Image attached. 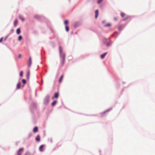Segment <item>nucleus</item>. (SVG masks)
Segmentation results:
<instances>
[{
	"label": "nucleus",
	"instance_id": "obj_42",
	"mask_svg": "<svg viewBox=\"0 0 155 155\" xmlns=\"http://www.w3.org/2000/svg\"><path fill=\"white\" fill-rule=\"evenodd\" d=\"M21 54H19L18 55V58H19L21 57Z\"/></svg>",
	"mask_w": 155,
	"mask_h": 155
},
{
	"label": "nucleus",
	"instance_id": "obj_36",
	"mask_svg": "<svg viewBox=\"0 0 155 155\" xmlns=\"http://www.w3.org/2000/svg\"><path fill=\"white\" fill-rule=\"evenodd\" d=\"M48 141H50L51 143H52V138H49L48 139Z\"/></svg>",
	"mask_w": 155,
	"mask_h": 155
},
{
	"label": "nucleus",
	"instance_id": "obj_5",
	"mask_svg": "<svg viewBox=\"0 0 155 155\" xmlns=\"http://www.w3.org/2000/svg\"><path fill=\"white\" fill-rule=\"evenodd\" d=\"M82 24L81 21H77L74 22L73 25L74 28H76L81 26Z\"/></svg>",
	"mask_w": 155,
	"mask_h": 155
},
{
	"label": "nucleus",
	"instance_id": "obj_39",
	"mask_svg": "<svg viewBox=\"0 0 155 155\" xmlns=\"http://www.w3.org/2000/svg\"><path fill=\"white\" fill-rule=\"evenodd\" d=\"M45 53V51H43L42 49L41 50V55H42L43 54H44Z\"/></svg>",
	"mask_w": 155,
	"mask_h": 155
},
{
	"label": "nucleus",
	"instance_id": "obj_11",
	"mask_svg": "<svg viewBox=\"0 0 155 155\" xmlns=\"http://www.w3.org/2000/svg\"><path fill=\"white\" fill-rule=\"evenodd\" d=\"M31 58L30 56L28 61V67H30L31 65Z\"/></svg>",
	"mask_w": 155,
	"mask_h": 155
},
{
	"label": "nucleus",
	"instance_id": "obj_9",
	"mask_svg": "<svg viewBox=\"0 0 155 155\" xmlns=\"http://www.w3.org/2000/svg\"><path fill=\"white\" fill-rule=\"evenodd\" d=\"M59 94L58 92L55 93L54 96L52 97V99H53L54 98H57L59 96Z\"/></svg>",
	"mask_w": 155,
	"mask_h": 155
},
{
	"label": "nucleus",
	"instance_id": "obj_15",
	"mask_svg": "<svg viewBox=\"0 0 155 155\" xmlns=\"http://www.w3.org/2000/svg\"><path fill=\"white\" fill-rule=\"evenodd\" d=\"M21 83L20 81H19L17 84L16 89H19L21 88Z\"/></svg>",
	"mask_w": 155,
	"mask_h": 155
},
{
	"label": "nucleus",
	"instance_id": "obj_44",
	"mask_svg": "<svg viewBox=\"0 0 155 155\" xmlns=\"http://www.w3.org/2000/svg\"><path fill=\"white\" fill-rule=\"evenodd\" d=\"M8 38V36H6L4 39V41H6Z\"/></svg>",
	"mask_w": 155,
	"mask_h": 155
},
{
	"label": "nucleus",
	"instance_id": "obj_47",
	"mask_svg": "<svg viewBox=\"0 0 155 155\" xmlns=\"http://www.w3.org/2000/svg\"><path fill=\"white\" fill-rule=\"evenodd\" d=\"M36 153V152L35 151H34V153H33L32 155H35V154Z\"/></svg>",
	"mask_w": 155,
	"mask_h": 155
},
{
	"label": "nucleus",
	"instance_id": "obj_21",
	"mask_svg": "<svg viewBox=\"0 0 155 155\" xmlns=\"http://www.w3.org/2000/svg\"><path fill=\"white\" fill-rule=\"evenodd\" d=\"M50 44L51 46L52 47H54L55 46V43L54 42L51 41L50 42Z\"/></svg>",
	"mask_w": 155,
	"mask_h": 155
},
{
	"label": "nucleus",
	"instance_id": "obj_29",
	"mask_svg": "<svg viewBox=\"0 0 155 155\" xmlns=\"http://www.w3.org/2000/svg\"><path fill=\"white\" fill-rule=\"evenodd\" d=\"M19 18L22 21H24V18L23 16L21 15H19Z\"/></svg>",
	"mask_w": 155,
	"mask_h": 155
},
{
	"label": "nucleus",
	"instance_id": "obj_1",
	"mask_svg": "<svg viewBox=\"0 0 155 155\" xmlns=\"http://www.w3.org/2000/svg\"><path fill=\"white\" fill-rule=\"evenodd\" d=\"M37 103L33 102L30 104L29 107L33 121H35L39 117V111L37 107Z\"/></svg>",
	"mask_w": 155,
	"mask_h": 155
},
{
	"label": "nucleus",
	"instance_id": "obj_56",
	"mask_svg": "<svg viewBox=\"0 0 155 155\" xmlns=\"http://www.w3.org/2000/svg\"><path fill=\"white\" fill-rule=\"evenodd\" d=\"M72 33H73V32H72L71 33L72 34Z\"/></svg>",
	"mask_w": 155,
	"mask_h": 155
},
{
	"label": "nucleus",
	"instance_id": "obj_49",
	"mask_svg": "<svg viewBox=\"0 0 155 155\" xmlns=\"http://www.w3.org/2000/svg\"><path fill=\"white\" fill-rule=\"evenodd\" d=\"M41 85L42 84V83H43V80L42 79H41Z\"/></svg>",
	"mask_w": 155,
	"mask_h": 155
},
{
	"label": "nucleus",
	"instance_id": "obj_7",
	"mask_svg": "<svg viewBox=\"0 0 155 155\" xmlns=\"http://www.w3.org/2000/svg\"><path fill=\"white\" fill-rule=\"evenodd\" d=\"M34 17L35 18L39 21H41V19L44 18V17L42 15H35Z\"/></svg>",
	"mask_w": 155,
	"mask_h": 155
},
{
	"label": "nucleus",
	"instance_id": "obj_31",
	"mask_svg": "<svg viewBox=\"0 0 155 155\" xmlns=\"http://www.w3.org/2000/svg\"><path fill=\"white\" fill-rule=\"evenodd\" d=\"M22 38V37L21 35H19L18 38V40L19 41H20Z\"/></svg>",
	"mask_w": 155,
	"mask_h": 155
},
{
	"label": "nucleus",
	"instance_id": "obj_51",
	"mask_svg": "<svg viewBox=\"0 0 155 155\" xmlns=\"http://www.w3.org/2000/svg\"><path fill=\"white\" fill-rule=\"evenodd\" d=\"M96 33H97V34L98 35H99V34H98V32H96Z\"/></svg>",
	"mask_w": 155,
	"mask_h": 155
},
{
	"label": "nucleus",
	"instance_id": "obj_30",
	"mask_svg": "<svg viewBox=\"0 0 155 155\" xmlns=\"http://www.w3.org/2000/svg\"><path fill=\"white\" fill-rule=\"evenodd\" d=\"M111 26V24L110 23H107L105 25H104V26L105 27H110Z\"/></svg>",
	"mask_w": 155,
	"mask_h": 155
},
{
	"label": "nucleus",
	"instance_id": "obj_32",
	"mask_svg": "<svg viewBox=\"0 0 155 155\" xmlns=\"http://www.w3.org/2000/svg\"><path fill=\"white\" fill-rule=\"evenodd\" d=\"M23 71H21L20 72L19 74V75L21 77H22L23 76Z\"/></svg>",
	"mask_w": 155,
	"mask_h": 155
},
{
	"label": "nucleus",
	"instance_id": "obj_38",
	"mask_svg": "<svg viewBox=\"0 0 155 155\" xmlns=\"http://www.w3.org/2000/svg\"><path fill=\"white\" fill-rule=\"evenodd\" d=\"M49 28L50 30L53 33H54V31H53V29H52V28L50 27V26H49Z\"/></svg>",
	"mask_w": 155,
	"mask_h": 155
},
{
	"label": "nucleus",
	"instance_id": "obj_43",
	"mask_svg": "<svg viewBox=\"0 0 155 155\" xmlns=\"http://www.w3.org/2000/svg\"><path fill=\"white\" fill-rule=\"evenodd\" d=\"M114 21H117V18L116 17H114Z\"/></svg>",
	"mask_w": 155,
	"mask_h": 155
},
{
	"label": "nucleus",
	"instance_id": "obj_17",
	"mask_svg": "<svg viewBox=\"0 0 155 155\" xmlns=\"http://www.w3.org/2000/svg\"><path fill=\"white\" fill-rule=\"evenodd\" d=\"M131 16L130 15L127 16L125 18H124L123 19V21H125L129 19L130 18H131Z\"/></svg>",
	"mask_w": 155,
	"mask_h": 155
},
{
	"label": "nucleus",
	"instance_id": "obj_50",
	"mask_svg": "<svg viewBox=\"0 0 155 155\" xmlns=\"http://www.w3.org/2000/svg\"><path fill=\"white\" fill-rule=\"evenodd\" d=\"M11 34H9V33L8 34V35H7L6 36H8V37Z\"/></svg>",
	"mask_w": 155,
	"mask_h": 155
},
{
	"label": "nucleus",
	"instance_id": "obj_25",
	"mask_svg": "<svg viewBox=\"0 0 155 155\" xmlns=\"http://www.w3.org/2000/svg\"><path fill=\"white\" fill-rule=\"evenodd\" d=\"M69 22L68 20H66L64 21V24L65 26L67 25L68 24Z\"/></svg>",
	"mask_w": 155,
	"mask_h": 155
},
{
	"label": "nucleus",
	"instance_id": "obj_3",
	"mask_svg": "<svg viewBox=\"0 0 155 155\" xmlns=\"http://www.w3.org/2000/svg\"><path fill=\"white\" fill-rule=\"evenodd\" d=\"M102 41L104 44L107 47H109L111 46L113 43V41L111 40L110 38H107L104 37Z\"/></svg>",
	"mask_w": 155,
	"mask_h": 155
},
{
	"label": "nucleus",
	"instance_id": "obj_8",
	"mask_svg": "<svg viewBox=\"0 0 155 155\" xmlns=\"http://www.w3.org/2000/svg\"><path fill=\"white\" fill-rule=\"evenodd\" d=\"M127 23H128L127 22L125 24H124V25H120L118 28V30L119 31H122L123 29H124L125 27V26L127 25Z\"/></svg>",
	"mask_w": 155,
	"mask_h": 155
},
{
	"label": "nucleus",
	"instance_id": "obj_19",
	"mask_svg": "<svg viewBox=\"0 0 155 155\" xmlns=\"http://www.w3.org/2000/svg\"><path fill=\"white\" fill-rule=\"evenodd\" d=\"M21 29L20 28H18L16 30V33L17 35H19L21 33Z\"/></svg>",
	"mask_w": 155,
	"mask_h": 155
},
{
	"label": "nucleus",
	"instance_id": "obj_13",
	"mask_svg": "<svg viewBox=\"0 0 155 155\" xmlns=\"http://www.w3.org/2000/svg\"><path fill=\"white\" fill-rule=\"evenodd\" d=\"M99 15V11L98 9H97L95 11V18H97L98 16Z\"/></svg>",
	"mask_w": 155,
	"mask_h": 155
},
{
	"label": "nucleus",
	"instance_id": "obj_4",
	"mask_svg": "<svg viewBox=\"0 0 155 155\" xmlns=\"http://www.w3.org/2000/svg\"><path fill=\"white\" fill-rule=\"evenodd\" d=\"M49 102V96L47 95L44 99L43 104L45 105H47Z\"/></svg>",
	"mask_w": 155,
	"mask_h": 155
},
{
	"label": "nucleus",
	"instance_id": "obj_37",
	"mask_svg": "<svg viewBox=\"0 0 155 155\" xmlns=\"http://www.w3.org/2000/svg\"><path fill=\"white\" fill-rule=\"evenodd\" d=\"M25 155H31V154L28 151L25 153Z\"/></svg>",
	"mask_w": 155,
	"mask_h": 155
},
{
	"label": "nucleus",
	"instance_id": "obj_48",
	"mask_svg": "<svg viewBox=\"0 0 155 155\" xmlns=\"http://www.w3.org/2000/svg\"><path fill=\"white\" fill-rule=\"evenodd\" d=\"M31 99V96H30L29 97V100H30Z\"/></svg>",
	"mask_w": 155,
	"mask_h": 155
},
{
	"label": "nucleus",
	"instance_id": "obj_35",
	"mask_svg": "<svg viewBox=\"0 0 155 155\" xmlns=\"http://www.w3.org/2000/svg\"><path fill=\"white\" fill-rule=\"evenodd\" d=\"M103 0H97V3L98 4H100L102 2Z\"/></svg>",
	"mask_w": 155,
	"mask_h": 155
},
{
	"label": "nucleus",
	"instance_id": "obj_46",
	"mask_svg": "<svg viewBox=\"0 0 155 155\" xmlns=\"http://www.w3.org/2000/svg\"><path fill=\"white\" fill-rule=\"evenodd\" d=\"M105 20H103L102 21V24H104L105 23Z\"/></svg>",
	"mask_w": 155,
	"mask_h": 155
},
{
	"label": "nucleus",
	"instance_id": "obj_34",
	"mask_svg": "<svg viewBox=\"0 0 155 155\" xmlns=\"http://www.w3.org/2000/svg\"><path fill=\"white\" fill-rule=\"evenodd\" d=\"M14 32V30L13 29H11L10 32L9 33V34H11L13 33Z\"/></svg>",
	"mask_w": 155,
	"mask_h": 155
},
{
	"label": "nucleus",
	"instance_id": "obj_12",
	"mask_svg": "<svg viewBox=\"0 0 155 155\" xmlns=\"http://www.w3.org/2000/svg\"><path fill=\"white\" fill-rule=\"evenodd\" d=\"M45 145L44 144H42L39 147V150L41 152H43L44 151V148Z\"/></svg>",
	"mask_w": 155,
	"mask_h": 155
},
{
	"label": "nucleus",
	"instance_id": "obj_16",
	"mask_svg": "<svg viewBox=\"0 0 155 155\" xmlns=\"http://www.w3.org/2000/svg\"><path fill=\"white\" fill-rule=\"evenodd\" d=\"M33 132L34 133L37 132L38 131V128L37 127H35L33 130Z\"/></svg>",
	"mask_w": 155,
	"mask_h": 155
},
{
	"label": "nucleus",
	"instance_id": "obj_45",
	"mask_svg": "<svg viewBox=\"0 0 155 155\" xmlns=\"http://www.w3.org/2000/svg\"><path fill=\"white\" fill-rule=\"evenodd\" d=\"M37 90L36 89V91H35V96L36 97L37 96V93H36Z\"/></svg>",
	"mask_w": 155,
	"mask_h": 155
},
{
	"label": "nucleus",
	"instance_id": "obj_54",
	"mask_svg": "<svg viewBox=\"0 0 155 155\" xmlns=\"http://www.w3.org/2000/svg\"><path fill=\"white\" fill-rule=\"evenodd\" d=\"M62 104H63V102H61Z\"/></svg>",
	"mask_w": 155,
	"mask_h": 155
},
{
	"label": "nucleus",
	"instance_id": "obj_6",
	"mask_svg": "<svg viewBox=\"0 0 155 155\" xmlns=\"http://www.w3.org/2000/svg\"><path fill=\"white\" fill-rule=\"evenodd\" d=\"M112 109V108H110L106 110L105 111H104V112L101 113H100V114L102 117L104 116L105 115V114L107 113H108L109 111H110Z\"/></svg>",
	"mask_w": 155,
	"mask_h": 155
},
{
	"label": "nucleus",
	"instance_id": "obj_24",
	"mask_svg": "<svg viewBox=\"0 0 155 155\" xmlns=\"http://www.w3.org/2000/svg\"><path fill=\"white\" fill-rule=\"evenodd\" d=\"M30 75V71H28L27 72L26 75V78L27 79H29Z\"/></svg>",
	"mask_w": 155,
	"mask_h": 155
},
{
	"label": "nucleus",
	"instance_id": "obj_26",
	"mask_svg": "<svg viewBox=\"0 0 155 155\" xmlns=\"http://www.w3.org/2000/svg\"><path fill=\"white\" fill-rule=\"evenodd\" d=\"M114 37H115V38H117V36L118 35L119 33L118 32L116 31V32H114Z\"/></svg>",
	"mask_w": 155,
	"mask_h": 155
},
{
	"label": "nucleus",
	"instance_id": "obj_27",
	"mask_svg": "<svg viewBox=\"0 0 155 155\" xmlns=\"http://www.w3.org/2000/svg\"><path fill=\"white\" fill-rule=\"evenodd\" d=\"M65 30L67 32H68L69 30V27L68 25L65 26Z\"/></svg>",
	"mask_w": 155,
	"mask_h": 155
},
{
	"label": "nucleus",
	"instance_id": "obj_10",
	"mask_svg": "<svg viewBox=\"0 0 155 155\" xmlns=\"http://www.w3.org/2000/svg\"><path fill=\"white\" fill-rule=\"evenodd\" d=\"M24 150L23 148H20L17 152V155H21V153Z\"/></svg>",
	"mask_w": 155,
	"mask_h": 155
},
{
	"label": "nucleus",
	"instance_id": "obj_53",
	"mask_svg": "<svg viewBox=\"0 0 155 155\" xmlns=\"http://www.w3.org/2000/svg\"><path fill=\"white\" fill-rule=\"evenodd\" d=\"M61 108V107H58V108Z\"/></svg>",
	"mask_w": 155,
	"mask_h": 155
},
{
	"label": "nucleus",
	"instance_id": "obj_57",
	"mask_svg": "<svg viewBox=\"0 0 155 155\" xmlns=\"http://www.w3.org/2000/svg\"><path fill=\"white\" fill-rule=\"evenodd\" d=\"M42 63V62H41V63Z\"/></svg>",
	"mask_w": 155,
	"mask_h": 155
},
{
	"label": "nucleus",
	"instance_id": "obj_40",
	"mask_svg": "<svg viewBox=\"0 0 155 155\" xmlns=\"http://www.w3.org/2000/svg\"><path fill=\"white\" fill-rule=\"evenodd\" d=\"M32 135V134L31 133H29L28 134V137H30Z\"/></svg>",
	"mask_w": 155,
	"mask_h": 155
},
{
	"label": "nucleus",
	"instance_id": "obj_23",
	"mask_svg": "<svg viewBox=\"0 0 155 155\" xmlns=\"http://www.w3.org/2000/svg\"><path fill=\"white\" fill-rule=\"evenodd\" d=\"M63 75H61V77H60L59 79V83H61L62 80V79H63Z\"/></svg>",
	"mask_w": 155,
	"mask_h": 155
},
{
	"label": "nucleus",
	"instance_id": "obj_22",
	"mask_svg": "<svg viewBox=\"0 0 155 155\" xmlns=\"http://www.w3.org/2000/svg\"><path fill=\"white\" fill-rule=\"evenodd\" d=\"M18 23V21L16 19L15 20L14 23V25L15 27H16Z\"/></svg>",
	"mask_w": 155,
	"mask_h": 155
},
{
	"label": "nucleus",
	"instance_id": "obj_14",
	"mask_svg": "<svg viewBox=\"0 0 155 155\" xmlns=\"http://www.w3.org/2000/svg\"><path fill=\"white\" fill-rule=\"evenodd\" d=\"M107 54V52H105L101 55V58L102 59H104L106 55Z\"/></svg>",
	"mask_w": 155,
	"mask_h": 155
},
{
	"label": "nucleus",
	"instance_id": "obj_28",
	"mask_svg": "<svg viewBox=\"0 0 155 155\" xmlns=\"http://www.w3.org/2000/svg\"><path fill=\"white\" fill-rule=\"evenodd\" d=\"M22 82L23 84H25L26 83V81L25 79H22Z\"/></svg>",
	"mask_w": 155,
	"mask_h": 155
},
{
	"label": "nucleus",
	"instance_id": "obj_52",
	"mask_svg": "<svg viewBox=\"0 0 155 155\" xmlns=\"http://www.w3.org/2000/svg\"><path fill=\"white\" fill-rule=\"evenodd\" d=\"M123 84H125V82L123 81Z\"/></svg>",
	"mask_w": 155,
	"mask_h": 155
},
{
	"label": "nucleus",
	"instance_id": "obj_55",
	"mask_svg": "<svg viewBox=\"0 0 155 155\" xmlns=\"http://www.w3.org/2000/svg\"><path fill=\"white\" fill-rule=\"evenodd\" d=\"M69 2H70V0H69Z\"/></svg>",
	"mask_w": 155,
	"mask_h": 155
},
{
	"label": "nucleus",
	"instance_id": "obj_41",
	"mask_svg": "<svg viewBox=\"0 0 155 155\" xmlns=\"http://www.w3.org/2000/svg\"><path fill=\"white\" fill-rule=\"evenodd\" d=\"M3 39V37H2L0 39V43H1L2 42Z\"/></svg>",
	"mask_w": 155,
	"mask_h": 155
},
{
	"label": "nucleus",
	"instance_id": "obj_33",
	"mask_svg": "<svg viewBox=\"0 0 155 155\" xmlns=\"http://www.w3.org/2000/svg\"><path fill=\"white\" fill-rule=\"evenodd\" d=\"M120 15L122 17H123L125 16V14L123 12H122L120 13Z\"/></svg>",
	"mask_w": 155,
	"mask_h": 155
},
{
	"label": "nucleus",
	"instance_id": "obj_20",
	"mask_svg": "<svg viewBox=\"0 0 155 155\" xmlns=\"http://www.w3.org/2000/svg\"><path fill=\"white\" fill-rule=\"evenodd\" d=\"M57 101H56V100L54 101H53V102L51 103V105L52 107L56 105V104L57 103Z\"/></svg>",
	"mask_w": 155,
	"mask_h": 155
},
{
	"label": "nucleus",
	"instance_id": "obj_2",
	"mask_svg": "<svg viewBox=\"0 0 155 155\" xmlns=\"http://www.w3.org/2000/svg\"><path fill=\"white\" fill-rule=\"evenodd\" d=\"M59 52L60 57V58H62V59L61 60V65L62 66H63L65 62V53L63 52L62 48L61 46L59 47Z\"/></svg>",
	"mask_w": 155,
	"mask_h": 155
},
{
	"label": "nucleus",
	"instance_id": "obj_18",
	"mask_svg": "<svg viewBox=\"0 0 155 155\" xmlns=\"http://www.w3.org/2000/svg\"><path fill=\"white\" fill-rule=\"evenodd\" d=\"M35 140L37 142H39L40 140V137L39 135H38L35 137Z\"/></svg>",
	"mask_w": 155,
	"mask_h": 155
}]
</instances>
